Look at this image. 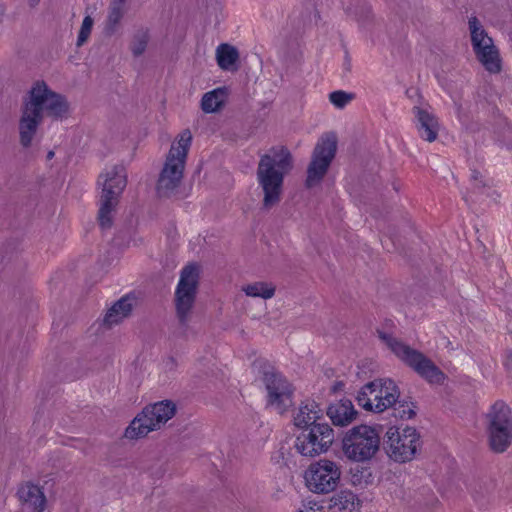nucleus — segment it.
Instances as JSON below:
<instances>
[{
  "label": "nucleus",
  "instance_id": "f257e3e1",
  "mask_svg": "<svg viewBox=\"0 0 512 512\" xmlns=\"http://www.w3.org/2000/svg\"><path fill=\"white\" fill-rule=\"evenodd\" d=\"M66 98L51 89L42 80L35 81L24 100L19 122L20 142L23 146L31 145L37 128L46 114L55 119H63L69 114Z\"/></svg>",
  "mask_w": 512,
  "mask_h": 512
},
{
  "label": "nucleus",
  "instance_id": "f03ea898",
  "mask_svg": "<svg viewBox=\"0 0 512 512\" xmlns=\"http://www.w3.org/2000/svg\"><path fill=\"white\" fill-rule=\"evenodd\" d=\"M292 169V156L284 147H276L264 154L258 164L257 182L263 192V205H276L282 195L285 176Z\"/></svg>",
  "mask_w": 512,
  "mask_h": 512
},
{
  "label": "nucleus",
  "instance_id": "7ed1b4c3",
  "mask_svg": "<svg viewBox=\"0 0 512 512\" xmlns=\"http://www.w3.org/2000/svg\"><path fill=\"white\" fill-rule=\"evenodd\" d=\"M192 140L193 136L189 129L182 130L173 139L157 182V192L160 196L169 197L179 187Z\"/></svg>",
  "mask_w": 512,
  "mask_h": 512
},
{
  "label": "nucleus",
  "instance_id": "20e7f679",
  "mask_svg": "<svg viewBox=\"0 0 512 512\" xmlns=\"http://www.w3.org/2000/svg\"><path fill=\"white\" fill-rule=\"evenodd\" d=\"M127 184V174L124 165L112 164L106 166L98 178L101 188L99 200V222L102 228H109L113 212Z\"/></svg>",
  "mask_w": 512,
  "mask_h": 512
},
{
  "label": "nucleus",
  "instance_id": "39448f33",
  "mask_svg": "<svg viewBox=\"0 0 512 512\" xmlns=\"http://www.w3.org/2000/svg\"><path fill=\"white\" fill-rule=\"evenodd\" d=\"M380 442V431L377 426L360 424L344 433L341 449L348 461L367 463L378 453Z\"/></svg>",
  "mask_w": 512,
  "mask_h": 512
},
{
  "label": "nucleus",
  "instance_id": "423d86ee",
  "mask_svg": "<svg viewBox=\"0 0 512 512\" xmlns=\"http://www.w3.org/2000/svg\"><path fill=\"white\" fill-rule=\"evenodd\" d=\"M343 467L333 459L321 458L311 462L303 471L305 488L314 495L335 492L343 480Z\"/></svg>",
  "mask_w": 512,
  "mask_h": 512
},
{
  "label": "nucleus",
  "instance_id": "0eeeda50",
  "mask_svg": "<svg viewBox=\"0 0 512 512\" xmlns=\"http://www.w3.org/2000/svg\"><path fill=\"white\" fill-rule=\"evenodd\" d=\"M399 398L400 390L394 380L377 378L364 384L355 399L364 411L380 414L395 406Z\"/></svg>",
  "mask_w": 512,
  "mask_h": 512
},
{
  "label": "nucleus",
  "instance_id": "6e6552de",
  "mask_svg": "<svg viewBox=\"0 0 512 512\" xmlns=\"http://www.w3.org/2000/svg\"><path fill=\"white\" fill-rule=\"evenodd\" d=\"M378 336L401 362L412 368L422 378L430 383H441L444 380V374L421 352L405 344L391 333L379 330Z\"/></svg>",
  "mask_w": 512,
  "mask_h": 512
},
{
  "label": "nucleus",
  "instance_id": "1a4fd4ad",
  "mask_svg": "<svg viewBox=\"0 0 512 512\" xmlns=\"http://www.w3.org/2000/svg\"><path fill=\"white\" fill-rule=\"evenodd\" d=\"M338 149V136L335 132L323 133L317 140L307 167L305 184L308 188L321 185L335 159Z\"/></svg>",
  "mask_w": 512,
  "mask_h": 512
},
{
  "label": "nucleus",
  "instance_id": "9d476101",
  "mask_svg": "<svg viewBox=\"0 0 512 512\" xmlns=\"http://www.w3.org/2000/svg\"><path fill=\"white\" fill-rule=\"evenodd\" d=\"M176 404L171 400H162L146 406L129 424L125 437L138 439L158 430L176 413Z\"/></svg>",
  "mask_w": 512,
  "mask_h": 512
},
{
  "label": "nucleus",
  "instance_id": "9b49d317",
  "mask_svg": "<svg viewBox=\"0 0 512 512\" xmlns=\"http://www.w3.org/2000/svg\"><path fill=\"white\" fill-rule=\"evenodd\" d=\"M388 457L394 462L413 460L420 447V434L411 426H390L384 436Z\"/></svg>",
  "mask_w": 512,
  "mask_h": 512
},
{
  "label": "nucleus",
  "instance_id": "f8f14e48",
  "mask_svg": "<svg viewBox=\"0 0 512 512\" xmlns=\"http://www.w3.org/2000/svg\"><path fill=\"white\" fill-rule=\"evenodd\" d=\"M487 434L490 447L495 452H504L512 441L511 410L502 401L495 402L488 413Z\"/></svg>",
  "mask_w": 512,
  "mask_h": 512
},
{
  "label": "nucleus",
  "instance_id": "ddd939ff",
  "mask_svg": "<svg viewBox=\"0 0 512 512\" xmlns=\"http://www.w3.org/2000/svg\"><path fill=\"white\" fill-rule=\"evenodd\" d=\"M334 437L333 428L322 422L303 429L296 437L295 449L304 457H317L329 451Z\"/></svg>",
  "mask_w": 512,
  "mask_h": 512
},
{
  "label": "nucleus",
  "instance_id": "4468645a",
  "mask_svg": "<svg viewBox=\"0 0 512 512\" xmlns=\"http://www.w3.org/2000/svg\"><path fill=\"white\" fill-rule=\"evenodd\" d=\"M469 30L473 51L478 61L488 72L498 73L501 70V58L493 39L475 17L469 19Z\"/></svg>",
  "mask_w": 512,
  "mask_h": 512
},
{
  "label": "nucleus",
  "instance_id": "2eb2a0df",
  "mask_svg": "<svg viewBox=\"0 0 512 512\" xmlns=\"http://www.w3.org/2000/svg\"><path fill=\"white\" fill-rule=\"evenodd\" d=\"M199 280V268L195 264L185 266L175 291L176 310L181 322L189 320L194 305Z\"/></svg>",
  "mask_w": 512,
  "mask_h": 512
},
{
  "label": "nucleus",
  "instance_id": "dca6fc26",
  "mask_svg": "<svg viewBox=\"0 0 512 512\" xmlns=\"http://www.w3.org/2000/svg\"><path fill=\"white\" fill-rule=\"evenodd\" d=\"M267 406L278 414H284L293 406V386L281 374L266 375Z\"/></svg>",
  "mask_w": 512,
  "mask_h": 512
},
{
  "label": "nucleus",
  "instance_id": "f3484780",
  "mask_svg": "<svg viewBox=\"0 0 512 512\" xmlns=\"http://www.w3.org/2000/svg\"><path fill=\"white\" fill-rule=\"evenodd\" d=\"M326 414L331 423L336 427H347L359 416L353 402L347 398L331 403L327 407Z\"/></svg>",
  "mask_w": 512,
  "mask_h": 512
},
{
  "label": "nucleus",
  "instance_id": "a211bd4d",
  "mask_svg": "<svg viewBox=\"0 0 512 512\" xmlns=\"http://www.w3.org/2000/svg\"><path fill=\"white\" fill-rule=\"evenodd\" d=\"M415 123L420 137L428 142H434L440 130L437 117L428 107L414 108Z\"/></svg>",
  "mask_w": 512,
  "mask_h": 512
},
{
  "label": "nucleus",
  "instance_id": "6ab92c4d",
  "mask_svg": "<svg viewBox=\"0 0 512 512\" xmlns=\"http://www.w3.org/2000/svg\"><path fill=\"white\" fill-rule=\"evenodd\" d=\"M17 494L28 512H43L45 510L47 499L40 486L32 482L23 483Z\"/></svg>",
  "mask_w": 512,
  "mask_h": 512
},
{
  "label": "nucleus",
  "instance_id": "aec40b11",
  "mask_svg": "<svg viewBox=\"0 0 512 512\" xmlns=\"http://www.w3.org/2000/svg\"><path fill=\"white\" fill-rule=\"evenodd\" d=\"M323 417V410L320 404L314 400H306L301 403L293 417L294 425L300 429H306L319 424Z\"/></svg>",
  "mask_w": 512,
  "mask_h": 512
},
{
  "label": "nucleus",
  "instance_id": "412c9836",
  "mask_svg": "<svg viewBox=\"0 0 512 512\" xmlns=\"http://www.w3.org/2000/svg\"><path fill=\"white\" fill-rule=\"evenodd\" d=\"M328 509L329 512H360L361 500L354 491L342 489L330 498Z\"/></svg>",
  "mask_w": 512,
  "mask_h": 512
},
{
  "label": "nucleus",
  "instance_id": "4be33fe9",
  "mask_svg": "<svg viewBox=\"0 0 512 512\" xmlns=\"http://www.w3.org/2000/svg\"><path fill=\"white\" fill-rule=\"evenodd\" d=\"M228 96L229 89L227 87L215 88L202 96L200 107L204 113H216L225 106Z\"/></svg>",
  "mask_w": 512,
  "mask_h": 512
},
{
  "label": "nucleus",
  "instance_id": "5701e85b",
  "mask_svg": "<svg viewBox=\"0 0 512 512\" xmlns=\"http://www.w3.org/2000/svg\"><path fill=\"white\" fill-rule=\"evenodd\" d=\"M217 65L224 71H235L238 68L239 52L228 43L220 44L215 51Z\"/></svg>",
  "mask_w": 512,
  "mask_h": 512
},
{
  "label": "nucleus",
  "instance_id": "b1692460",
  "mask_svg": "<svg viewBox=\"0 0 512 512\" xmlns=\"http://www.w3.org/2000/svg\"><path fill=\"white\" fill-rule=\"evenodd\" d=\"M133 305L134 299L132 297H122L108 310L104 322L109 326L120 323L130 315Z\"/></svg>",
  "mask_w": 512,
  "mask_h": 512
},
{
  "label": "nucleus",
  "instance_id": "393cba45",
  "mask_svg": "<svg viewBox=\"0 0 512 512\" xmlns=\"http://www.w3.org/2000/svg\"><path fill=\"white\" fill-rule=\"evenodd\" d=\"M275 290L274 284L267 281L249 282L241 287V291L246 296L264 300L271 299L275 295Z\"/></svg>",
  "mask_w": 512,
  "mask_h": 512
},
{
  "label": "nucleus",
  "instance_id": "a878e982",
  "mask_svg": "<svg viewBox=\"0 0 512 512\" xmlns=\"http://www.w3.org/2000/svg\"><path fill=\"white\" fill-rule=\"evenodd\" d=\"M324 376L329 380L328 387L332 394L346 391L349 380L343 369H327Z\"/></svg>",
  "mask_w": 512,
  "mask_h": 512
},
{
  "label": "nucleus",
  "instance_id": "bb28decb",
  "mask_svg": "<svg viewBox=\"0 0 512 512\" xmlns=\"http://www.w3.org/2000/svg\"><path fill=\"white\" fill-rule=\"evenodd\" d=\"M355 98V93L344 90L333 91L328 96L329 102L336 109H344L345 107L350 105L355 100Z\"/></svg>",
  "mask_w": 512,
  "mask_h": 512
},
{
  "label": "nucleus",
  "instance_id": "cd10ccee",
  "mask_svg": "<svg viewBox=\"0 0 512 512\" xmlns=\"http://www.w3.org/2000/svg\"><path fill=\"white\" fill-rule=\"evenodd\" d=\"M396 415L401 419H411L416 415V406L413 402L399 401L396 403Z\"/></svg>",
  "mask_w": 512,
  "mask_h": 512
},
{
  "label": "nucleus",
  "instance_id": "c85d7f7f",
  "mask_svg": "<svg viewBox=\"0 0 512 512\" xmlns=\"http://www.w3.org/2000/svg\"><path fill=\"white\" fill-rule=\"evenodd\" d=\"M93 26V20L90 16H86L82 22L79 35L77 38V46H82L90 36Z\"/></svg>",
  "mask_w": 512,
  "mask_h": 512
},
{
  "label": "nucleus",
  "instance_id": "c756f323",
  "mask_svg": "<svg viewBox=\"0 0 512 512\" xmlns=\"http://www.w3.org/2000/svg\"><path fill=\"white\" fill-rule=\"evenodd\" d=\"M124 2L125 0H115L112 3L108 19L112 24H116L121 19L124 12Z\"/></svg>",
  "mask_w": 512,
  "mask_h": 512
},
{
  "label": "nucleus",
  "instance_id": "7c9ffc66",
  "mask_svg": "<svg viewBox=\"0 0 512 512\" xmlns=\"http://www.w3.org/2000/svg\"><path fill=\"white\" fill-rule=\"evenodd\" d=\"M295 512H322V509L317 501L306 500L301 503Z\"/></svg>",
  "mask_w": 512,
  "mask_h": 512
},
{
  "label": "nucleus",
  "instance_id": "2f4dec72",
  "mask_svg": "<svg viewBox=\"0 0 512 512\" xmlns=\"http://www.w3.org/2000/svg\"><path fill=\"white\" fill-rule=\"evenodd\" d=\"M147 44V38L145 35H142L141 37L135 39V41L132 44V51L135 55L141 54L146 47Z\"/></svg>",
  "mask_w": 512,
  "mask_h": 512
},
{
  "label": "nucleus",
  "instance_id": "473e14b6",
  "mask_svg": "<svg viewBox=\"0 0 512 512\" xmlns=\"http://www.w3.org/2000/svg\"><path fill=\"white\" fill-rule=\"evenodd\" d=\"M454 102H455V110H456L455 113H456V116H457L458 120L463 123L464 122V116H463V114L461 112V105L458 104L456 101H454Z\"/></svg>",
  "mask_w": 512,
  "mask_h": 512
}]
</instances>
